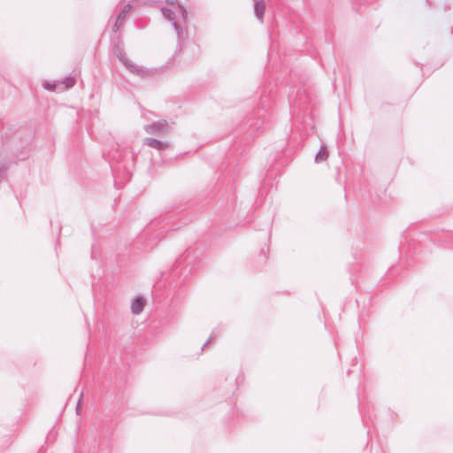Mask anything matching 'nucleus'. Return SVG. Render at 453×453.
Wrapping results in <instances>:
<instances>
[{"mask_svg":"<svg viewBox=\"0 0 453 453\" xmlns=\"http://www.w3.org/2000/svg\"><path fill=\"white\" fill-rule=\"evenodd\" d=\"M265 10V4L264 0H255V14L258 19L262 20Z\"/></svg>","mask_w":453,"mask_h":453,"instance_id":"nucleus-6","label":"nucleus"},{"mask_svg":"<svg viewBox=\"0 0 453 453\" xmlns=\"http://www.w3.org/2000/svg\"><path fill=\"white\" fill-rule=\"evenodd\" d=\"M75 80L73 77H67L62 81L58 82H50L48 81H43L42 86L45 89L50 91H64L65 89L71 88L74 86Z\"/></svg>","mask_w":453,"mask_h":453,"instance_id":"nucleus-2","label":"nucleus"},{"mask_svg":"<svg viewBox=\"0 0 453 453\" xmlns=\"http://www.w3.org/2000/svg\"><path fill=\"white\" fill-rule=\"evenodd\" d=\"M145 142L150 147L155 148L157 150H163L167 147L165 143L153 138H147Z\"/></svg>","mask_w":453,"mask_h":453,"instance_id":"nucleus-7","label":"nucleus"},{"mask_svg":"<svg viewBox=\"0 0 453 453\" xmlns=\"http://www.w3.org/2000/svg\"><path fill=\"white\" fill-rule=\"evenodd\" d=\"M146 301L142 297H137L135 298L131 305V310L134 314H140L144 306H145Z\"/></svg>","mask_w":453,"mask_h":453,"instance_id":"nucleus-5","label":"nucleus"},{"mask_svg":"<svg viewBox=\"0 0 453 453\" xmlns=\"http://www.w3.org/2000/svg\"><path fill=\"white\" fill-rule=\"evenodd\" d=\"M119 60L127 66V68L134 73H137L138 75H144L145 71L138 66L137 65L132 63L130 60H128L124 55L119 54Z\"/></svg>","mask_w":453,"mask_h":453,"instance_id":"nucleus-4","label":"nucleus"},{"mask_svg":"<svg viewBox=\"0 0 453 453\" xmlns=\"http://www.w3.org/2000/svg\"><path fill=\"white\" fill-rule=\"evenodd\" d=\"M129 8L126 7L118 16L117 18V20H116V24H115V27L116 29L119 28V24H120L122 22V20L125 19L126 17V13L128 12Z\"/></svg>","mask_w":453,"mask_h":453,"instance_id":"nucleus-9","label":"nucleus"},{"mask_svg":"<svg viewBox=\"0 0 453 453\" xmlns=\"http://www.w3.org/2000/svg\"><path fill=\"white\" fill-rule=\"evenodd\" d=\"M166 3L169 4V7H163L162 12L163 15L169 20L174 21V27L179 33V25L176 19L181 17L183 19H186V14L184 9L179 4L175 3V0H166Z\"/></svg>","mask_w":453,"mask_h":453,"instance_id":"nucleus-1","label":"nucleus"},{"mask_svg":"<svg viewBox=\"0 0 453 453\" xmlns=\"http://www.w3.org/2000/svg\"><path fill=\"white\" fill-rule=\"evenodd\" d=\"M168 126L165 121H159L153 123L152 125H150L146 127V130L149 134H163L168 132Z\"/></svg>","mask_w":453,"mask_h":453,"instance_id":"nucleus-3","label":"nucleus"},{"mask_svg":"<svg viewBox=\"0 0 453 453\" xmlns=\"http://www.w3.org/2000/svg\"><path fill=\"white\" fill-rule=\"evenodd\" d=\"M327 157H328V153L326 151V149L325 147H323V148H321L319 152L317 154L315 160L317 163H320V162L325 161L327 158Z\"/></svg>","mask_w":453,"mask_h":453,"instance_id":"nucleus-8","label":"nucleus"}]
</instances>
